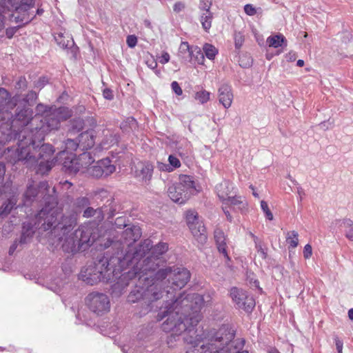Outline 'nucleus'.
<instances>
[{"instance_id":"f257e3e1","label":"nucleus","mask_w":353,"mask_h":353,"mask_svg":"<svg viewBox=\"0 0 353 353\" xmlns=\"http://www.w3.org/2000/svg\"><path fill=\"white\" fill-rule=\"evenodd\" d=\"M190 272L185 268L166 267L156 272V281L165 292V305L161 307L157 320H166L161 328L165 332H171L168 343L176 341V337L183 334L187 344L186 353H249L243 350L245 340L234 339L235 331L228 325H223L218 330H210L203 337L202 330L196 326L201 319L200 310L203 298L196 293L175 297V291L183 288L190 279Z\"/></svg>"},{"instance_id":"f03ea898","label":"nucleus","mask_w":353,"mask_h":353,"mask_svg":"<svg viewBox=\"0 0 353 353\" xmlns=\"http://www.w3.org/2000/svg\"><path fill=\"white\" fill-rule=\"evenodd\" d=\"M152 248V241L145 239L141 242L132 252L125 254L119 252L117 256L110 259L112 268L113 280L119 281L112 287V293L121 295L124 289L129 285V281L139 278V283L156 281V272L163 266L165 261L161 257L155 258L149 254Z\"/></svg>"},{"instance_id":"7ed1b4c3","label":"nucleus","mask_w":353,"mask_h":353,"mask_svg":"<svg viewBox=\"0 0 353 353\" xmlns=\"http://www.w3.org/2000/svg\"><path fill=\"white\" fill-rule=\"evenodd\" d=\"M140 227L134 225H129L119 234L114 236L112 239H108L105 247H111L113 250L112 254H105L97 259L93 265H90L81 272V276L83 281L90 285H94L99 282L108 283L113 280L112 268L110 259L117 256L119 252L125 254L126 252H132L136 247L133 244L141 236Z\"/></svg>"},{"instance_id":"20e7f679","label":"nucleus","mask_w":353,"mask_h":353,"mask_svg":"<svg viewBox=\"0 0 353 353\" xmlns=\"http://www.w3.org/2000/svg\"><path fill=\"white\" fill-rule=\"evenodd\" d=\"M36 203L42 206L41 210L36 215L35 225L39 229L47 231L52 225V220L56 218L58 197L54 187L50 188L47 181L34 183L29 181L23 194V204L30 206Z\"/></svg>"},{"instance_id":"39448f33","label":"nucleus","mask_w":353,"mask_h":353,"mask_svg":"<svg viewBox=\"0 0 353 353\" xmlns=\"http://www.w3.org/2000/svg\"><path fill=\"white\" fill-rule=\"evenodd\" d=\"M36 132H41L43 139L34 145L32 155L34 157V161L30 165L23 164L27 168H32L37 165L36 172L39 174L44 175L48 173L52 168L57 161V157L52 158L55 150L54 147L49 143H42L45 139V129H32L31 132L36 134Z\"/></svg>"},{"instance_id":"423d86ee","label":"nucleus","mask_w":353,"mask_h":353,"mask_svg":"<svg viewBox=\"0 0 353 353\" xmlns=\"http://www.w3.org/2000/svg\"><path fill=\"white\" fill-rule=\"evenodd\" d=\"M133 290H131L128 296V301L130 303L141 302L145 305L150 310L153 307V303L158 301L163 297L164 291L161 288V283L154 281L150 282L148 281L139 283V278Z\"/></svg>"},{"instance_id":"0eeeda50","label":"nucleus","mask_w":353,"mask_h":353,"mask_svg":"<svg viewBox=\"0 0 353 353\" xmlns=\"http://www.w3.org/2000/svg\"><path fill=\"white\" fill-rule=\"evenodd\" d=\"M98 228L97 226L90 225V223H86L81 225L74 233L71 251H85L99 238Z\"/></svg>"},{"instance_id":"6e6552de","label":"nucleus","mask_w":353,"mask_h":353,"mask_svg":"<svg viewBox=\"0 0 353 353\" xmlns=\"http://www.w3.org/2000/svg\"><path fill=\"white\" fill-rule=\"evenodd\" d=\"M54 210L57 212L56 218L53 219L52 225L47 230H50L61 241L77 224L78 214L73 212L70 216H65L62 214L57 207H54Z\"/></svg>"},{"instance_id":"1a4fd4ad","label":"nucleus","mask_w":353,"mask_h":353,"mask_svg":"<svg viewBox=\"0 0 353 353\" xmlns=\"http://www.w3.org/2000/svg\"><path fill=\"white\" fill-rule=\"evenodd\" d=\"M230 296L238 309L251 313L255 306V301L252 296L243 290L232 287L230 290Z\"/></svg>"},{"instance_id":"9d476101","label":"nucleus","mask_w":353,"mask_h":353,"mask_svg":"<svg viewBox=\"0 0 353 353\" xmlns=\"http://www.w3.org/2000/svg\"><path fill=\"white\" fill-rule=\"evenodd\" d=\"M85 302L89 309L97 315H102L110 310V300L103 293L92 292L89 294Z\"/></svg>"},{"instance_id":"9b49d317","label":"nucleus","mask_w":353,"mask_h":353,"mask_svg":"<svg viewBox=\"0 0 353 353\" xmlns=\"http://www.w3.org/2000/svg\"><path fill=\"white\" fill-rule=\"evenodd\" d=\"M14 114H12V127H16L19 130L26 128V126L32 120L34 112L32 109L26 105L17 104Z\"/></svg>"},{"instance_id":"f8f14e48","label":"nucleus","mask_w":353,"mask_h":353,"mask_svg":"<svg viewBox=\"0 0 353 353\" xmlns=\"http://www.w3.org/2000/svg\"><path fill=\"white\" fill-rule=\"evenodd\" d=\"M115 170L116 167L109 157L98 161L87 169L88 174L95 178L106 177L114 172Z\"/></svg>"},{"instance_id":"ddd939ff","label":"nucleus","mask_w":353,"mask_h":353,"mask_svg":"<svg viewBox=\"0 0 353 353\" xmlns=\"http://www.w3.org/2000/svg\"><path fill=\"white\" fill-rule=\"evenodd\" d=\"M59 155L61 157V158L64 156L63 167L65 170V172L69 174H74L77 173L80 170L81 168L83 167V165L80 163L79 161L82 159L90 157V154L85 152H83L80 155V159L76 158V157L73 156L72 154L68 156V153H66L65 151L60 152Z\"/></svg>"},{"instance_id":"4468645a","label":"nucleus","mask_w":353,"mask_h":353,"mask_svg":"<svg viewBox=\"0 0 353 353\" xmlns=\"http://www.w3.org/2000/svg\"><path fill=\"white\" fill-rule=\"evenodd\" d=\"M10 98V93L5 88H0V121L6 119V114L9 116L8 110L17 105V97H14L10 101H8Z\"/></svg>"},{"instance_id":"2eb2a0df","label":"nucleus","mask_w":353,"mask_h":353,"mask_svg":"<svg viewBox=\"0 0 353 353\" xmlns=\"http://www.w3.org/2000/svg\"><path fill=\"white\" fill-rule=\"evenodd\" d=\"M107 210V206H101L95 209L89 205L82 212V216L85 219L94 218V221L92 222H90V225L98 227V225L103 221L105 212Z\"/></svg>"},{"instance_id":"dca6fc26","label":"nucleus","mask_w":353,"mask_h":353,"mask_svg":"<svg viewBox=\"0 0 353 353\" xmlns=\"http://www.w3.org/2000/svg\"><path fill=\"white\" fill-rule=\"evenodd\" d=\"M10 10H15L16 12L23 11L18 3L12 0H0V32L4 28L5 14Z\"/></svg>"},{"instance_id":"f3484780","label":"nucleus","mask_w":353,"mask_h":353,"mask_svg":"<svg viewBox=\"0 0 353 353\" xmlns=\"http://www.w3.org/2000/svg\"><path fill=\"white\" fill-rule=\"evenodd\" d=\"M168 194L174 202L179 204L184 203L190 197L188 192L184 191L176 183L169 187Z\"/></svg>"},{"instance_id":"a211bd4d","label":"nucleus","mask_w":353,"mask_h":353,"mask_svg":"<svg viewBox=\"0 0 353 353\" xmlns=\"http://www.w3.org/2000/svg\"><path fill=\"white\" fill-rule=\"evenodd\" d=\"M67 200L71 203L73 212L77 213V214L82 212L91 204L90 198L87 196H80L73 199L68 195Z\"/></svg>"},{"instance_id":"6ab92c4d","label":"nucleus","mask_w":353,"mask_h":353,"mask_svg":"<svg viewBox=\"0 0 353 353\" xmlns=\"http://www.w3.org/2000/svg\"><path fill=\"white\" fill-rule=\"evenodd\" d=\"M218 92L220 103H221L225 108H229L233 100L231 86L228 84H223L219 88Z\"/></svg>"},{"instance_id":"aec40b11","label":"nucleus","mask_w":353,"mask_h":353,"mask_svg":"<svg viewBox=\"0 0 353 353\" xmlns=\"http://www.w3.org/2000/svg\"><path fill=\"white\" fill-rule=\"evenodd\" d=\"M41 125L37 126L34 129L44 128L46 133L47 131L57 130L60 126L61 119L57 113H53L46 117L44 121H41Z\"/></svg>"},{"instance_id":"412c9836","label":"nucleus","mask_w":353,"mask_h":353,"mask_svg":"<svg viewBox=\"0 0 353 353\" xmlns=\"http://www.w3.org/2000/svg\"><path fill=\"white\" fill-rule=\"evenodd\" d=\"M214 238L219 252L222 253L228 261H230V258L227 252L226 237L223 230L220 228H216L214 232Z\"/></svg>"},{"instance_id":"4be33fe9","label":"nucleus","mask_w":353,"mask_h":353,"mask_svg":"<svg viewBox=\"0 0 353 353\" xmlns=\"http://www.w3.org/2000/svg\"><path fill=\"white\" fill-rule=\"evenodd\" d=\"M216 192L219 199L224 203L228 199L234 189L232 183L229 181H223L216 185Z\"/></svg>"},{"instance_id":"5701e85b","label":"nucleus","mask_w":353,"mask_h":353,"mask_svg":"<svg viewBox=\"0 0 353 353\" xmlns=\"http://www.w3.org/2000/svg\"><path fill=\"white\" fill-rule=\"evenodd\" d=\"M79 145L82 150H88L94 145V135L93 130H86L81 133L78 137Z\"/></svg>"},{"instance_id":"b1692460","label":"nucleus","mask_w":353,"mask_h":353,"mask_svg":"<svg viewBox=\"0 0 353 353\" xmlns=\"http://www.w3.org/2000/svg\"><path fill=\"white\" fill-rule=\"evenodd\" d=\"M154 166L150 162L141 163L136 170L137 176L143 181H150L152 179Z\"/></svg>"},{"instance_id":"393cba45","label":"nucleus","mask_w":353,"mask_h":353,"mask_svg":"<svg viewBox=\"0 0 353 353\" xmlns=\"http://www.w3.org/2000/svg\"><path fill=\"white\" fill-rule=\"evenodd\" d=\"M189 229L191 231L192 235L199 242L203 243L206 241L207 235L205 228L202 221H199L198 222H196V223L193 224V227L192 228L190 225Z\"/></svg>"},{"instance_id":"a878e982","label":"nucleus","mask_w":353,"mask_h":353,"mask_svg":"<svg viewBox=\"0 0 353 353\" xmlns=\"http://www.w3.org/2000/svg\"><path fill=\"white\" fill-rule=\"evenodd\" d=\"M176 184L180 186L184 191L188 192L190 196H191L196 190L193 178L188 175H181L179 176V182Z\"/></svg>"},{"instance_id":"bb28decb","label":"nucleus","mask_w":353,"mask_h":353,"mask_svg":"<svg viewBox=\"0 0 353 353\" xmlns=\"http://www.w3.org/2000/svg\"><path fill=\"white\" fill-rule=\"evenodd\" d=\"M34 234L33 225L30 222H24L22 225L21 235L19 243L21 245L30 243Z\"/></svg>"},{"instance_id":"cd10ccee","label":"nucleus","mask_w":353,"mask_h":353,"mask_svg":"<svg viewBox=\"0 0 353 353\" xmlns=\"http://www.w3.org/2000/svg\"><path fill=\"white\" fill-rule=\"evenodd\" d=\"M12 11L14 12V13L11 14V21H14L16 23H21L22 24L21 26L28 24L35 17V14H31L29 10L26 12L21 11L19 12H16L15 10Z\"/></svg>"},{"instance_id":"c85d7f7f","label":"nucleus","mask_w":353,"mask_h":353,"mask_svg":"<svg viewBox=\"0 0 353 353\" xmlns=\"http://www.w3.org/2000/svg\"><path fill=\"white\" fill-rule=\"evenodd\" d=\"M223 203L229 205L230 208L234 210L240 211H243L247 207L245 200L242 199L241 196H231Z\"/></svg>"},{"instance_id":"c756f323","label":"nucleus","mask_w":353,"mask_h":353,"mask_svg":"<svg viewBox=\"0 0 353 353\" xmlns=\"http://www.w3.org/2000/svg\"><path fill=\"white\" fill-rule=\"evenodd\" d=\"M214 14L211 10H205L204 12H200L199 21L201 23L203 29L208 32L212 27V23Z\"/></svg>"},{"instance_id":"7c9ffc66","label":"nucleus","mask_w":353,"mask_h":353,"mask_svg":"<svg viewBox=\"0 0 353 353\" xmlns=\"http://www.w3.org/2000/svg\"><path fill=\"white\" fill-rule=\"evenodd\" d=\"M339 222V226L344 228L345 237L350 241H353V221L350 219H344Z\"/></svg>"},{"instance_id":"2f4dec72","label":"nucleus","mask_w":353,"mask_h":353,"mask_svg":"<svg viewBox=\"0 0 353 353\" xmlns=\"http://www.w3.org/2000/svg\"><path fill=\"white\" fill-rule=\"evenodd\" d=\"M168 250V245L166 243L161 242L156 245H152L149 254L154 256L155 258L161 257Z\"/></svg>"},{"instance_id":"473e14b6","label":"nucleus","mask_w":353,"mask_h":353,"mask_svg":"<svg viewBox=\"0 0 353 353\" xmlns=\"http://www.w3.org/2000/svg\"><path fill=\"white\" fill-rule=\"evenodd\" d=\"M267 42L270 47L279 48L283 46V43L285 46L287 45V41L282 34H276L274 36L269 37L267 39Z\"/></svg>"},{"instance_id":"72a5a7b5","label":"nucleus","mask_w":353,"mask_h":353,"mask_svg":"<svg viewBox=\"0 0 353 353\" xmlns=\"http://www.w3.org/2000/svg\"><path fill=\"white\" fill-rule=\"evenodd\" d=\"M17 201L12 197L8 199L0 208V216H7L16 205Z\"/></svg>"},{"instance_id":"f704fd0d","label":"nucleus","mask_w":353,"mask_h":353,"mask_svg":"<svg viewBox=\"0 0 353 353\" xmlns=\"http://www.w3.org/2000/svg\"><path fill=\"white\" fill-rule=\"evenodd\" d=\"M55 40L57 44L63 49L70 48L74 44V42L72 38L69 37H65L62 34L55 37Z\"/></svg>"},{"instance_id":"c9c22d12","label":"nucleus","mask_w":353,"mask_h":353,"mask_svg":"<svg viewBox=\"0 0 353 353\" xmlns=\"http://www.w3.org/2000/svg\"><path fill=\"white\" fill-rule=\"evenodd\" d=\"M103 206H107L108 210L105 213L108 214V219H112L118 210L117 205L113 198L108 199Z\"/></svg>"},{"instance_id":"e433bc0d","label":"nucleus","mask_w":353,"mask_h":353,"mask_svg":"<svg viewBox=\"0 0 353 353\" xmlns=\"http://www.w3.org/2000/svg\"><path fill=\"white\" fill-rule=\"evenodd\" d=\"M84 128V121L81 118H75L70 121L69 131L70 133H77Z\"/></svg>"},{"instance_id":"4c0bfd02","label":"nucleus","mask_w":353,"mask_h":353,"mask_svg":"<svg viewBox=\"0 0 353 353\" xmlns=\"http://www.w3.org/2000/svg\"><path fill=\"white\" fill-rule=\"evenodd\" d=\"M179 50L181 52L185 53L189 52V54L190 57H192L194 54V52H196V53L201 54V57H203V54L201 53V50L196 46H190L188 42H181Z\"/></svg>"},{"instance_id":"58836bf2","label":"nucleus","mask_w":353,"mask_h":353,"mask_svg":"<svg viewBox=\"0 0 353 353\" xmlns=\"http://www.w3.org/2000/svg\"><path fill=\"white\" fill-rule=\"evenodd\" d=\"M298 232L293 230L292 232H288L286 236V241L290 245V246L292 248H295L299 243L298 239Z\"/></svg>"},{"instance_id":"ea45409f","label":"nucleus","mask_w":353,"mask_h":353,"mask_svg":"<svg viewBox=\"0 0 353 353\" xmlns=\"http://www.w3.org/2000/svg\"><path fill=\"white\" fill-rule=\"evenodd\" d=\"M203 51L205 56L210 60H213L218 53V50L212 44L205 43L203 46Z\"/></svg>"},{"instance_id":"a19ab883","label":"nucleus","mask_w":353,"mask_h":353,"mask_svg":"<svg viewBox=\"0 0 353 353\" xmlns=\"http://www.w3.org/2000/svg\"><path fill=\"white\" fill-rule=\"evenodd\" d=\"M38 95L36 92L33 90H30L28 92V93L24 97L23 99V101L24 102V104L27 106H32L35 103L36 100L37 99Z\"/></svg>"},{"instance_id":"79ce46f5","label":"nucleus","mask_w":353,"mask_h":353,"mask_svg":"<svg viewBox=\"0 0 353 353\" xmlns=\"http://www.w3.org/2000/svg\"><path fill=\"white\" fill-rule=\"evenodd\" d=\"M210 93L205 90L195 93V99L203 104L210 100Z\"/></svg>"},{"instance_id":"37998d69","label":"nucleus","mask_w":353,"mask_h":353,"mask_svg":"<svg viewBox=\"0 0 353 353\" xmlns=\"http://www.w3.org/2000/svg\"><path fill=\"white\" fill-rule=\"evenodd\" d=\"M199 220V218L198 216V214L196 212L194 211H188L186 213V222L190 227V225L192 228L193 227V224L196 223V222H198Z\"/></svg>"},{"instance_id":"c03bdc74","label":"nucleus","mask_w":353,"mask_h":353,"mask_svg":"<svg viewBox=\"0 0 353 353\" xmlns=\"http://www.w3.org/2000/svg\"><path fill=\"white\" fill-rule=\"evenodd\" d=\"M12 2L17 3L20 6L23 12L30 10L34 6V0H12Z\"/></svg>"},{"instance_id":"a18cd8bd","label":"nucleus","mask_w":353,"mask_h":353,"mask_svg":"<svg viewBox=\"0 0 353 353\" xmlns=\"http://www.w3.org/2000/svg\"><path fill=\"white\" fill-rule=\"evenodd\" d=\"M119 141V137L117 134L110 133L109 134H106L104 138L103 144L110 145H113L117 144Z\"/></svg>"},{"instance_id":"49530a36","label":"nucleus","mask_w":353,"mask_h":353,"mask_svg":"<svg viewBox=\"0 0 353 353\" xmlns=\"http://www.w3.org/2000/svg\"><path fill=\"white\" fill-rule=\"evenodd\" d=\"M169 165H170V168L172 169V172L181 166L180 160L175 157L174 155L170 154L168 157Z\"/></svg>"},{"instance_id":"de8ad7c7","label":"nucleus","mask_w":353,"mask_h":353,"mask_svg":"<svg viewBox=\"0 0 353 353\" xmlns=\"http://www.w3.org/2000/svg\"><path fill=\"white\" fill-rule=\"evenodd\" d=\"M28 88V82L24 77H19V80L16 83L15 88L24 91Z\"/></svg>"},{"instance_id":"09e8293b","label":"nucleus","mask_w":353,"mask_h":353,"mask_svg":"<svg viewBox=\"0 0 353 353\" xmlns=\"http://www.w3.org/2000/svg\"><path fill=\"white\" fill-rule=\"evenodd\" d=\"M261 208L262 210L264 212V213L265 214L266 218L268 219H269L270 221H272L273 219V214L271 212V211L270 210L268 203L264 201H261Z\"/></svg>"},{"instance_id":"8fccbe9b","label":"nucleus","mask_w":353,"mask_h":353,"mask_svg":"<svg viewBox=\"0 0 353 353\" xmlns=\"http://www.w3.org/2000/svg\"><path fill=\"white\" fill-rule=\"evenodd\" d=\"M65 148L68 150H76L78 148H80L79 142L77 143L73 139H68L65 142Z\"/></svg>"},{"instance_id":"3c124183","label":"nucleus","mask_w":353,"mask_h":353,"mask_svg":"<svg viewBox=\"0 0 353 353\" xmlns=\"http://www.w3.org/2000/svg\"><path fill=\"white\" fill-rule=\"evenodd\" d=\"M126 43L129 48H134L137 43V37L135 35H128L126 39Z\"/></svg>"},{"instance_id":"603ef678","label":"nucleus","mask_w":353,"mask_h":353,"mask_svg":"<svg viewBox=\"0 0 353 353\" xmlns=\"http://www.w3.org/2000/svg\"><path fill=\"white\" fill-rule=\"evenodd\" d=\"M212 4V1H209L208 2H204L203 1H201L200 3H199V6L200 12H204L205 10H210Z\"/></svg>"},{"instance_id":"864d4df0","label":"nucleus","mask_w":353,"mask_h":353,"mask_svg":"<svg viewBox=\"0 0 353 353\" xmlns=\"http://www.w3.org/2000/svg\"><path fill=\"white\" fill-rule=\"evenodd\" d=\"M171 88L172 91L178 96H181L183 94L182 89L177 81L172 82Z\"/></svg>"},{"instance_id":"5fc2aeb1","label":"nucleus","mask_w":353,"mask_h":353,"mask_svg":"<svg viewBox=\"0 0 353 353\" xmlns=\"http://www.w3.org/2000/svg\"><path fill=\"white\" fill-rule=\"evenodd\" d=\"M22 26H17L16 27H10L8 28L6 30V34L8 38L11 39L14 34L16 33V32L18 30L19 28H21Z\"/></svg>"},{"instance_id":"6e6d98bb","label":"nucleus","mask_w":353,"mask_h":353,"mask_svg":"<svg viewBox=\"0 0 353 353\" xmlns=\"http://www.w3.org/2000/svg\"><path fill=\"white\" fill-rule=\"evenodd\" d=\"M244 11L248 15L250 16H253L256 12L255 8L251 4H246L244 6Z\"/></svg>"},{"instance_id":"4d7b16f0","label":"nucleus","mask_w":353,"mask_h":353,"mask_svg":"<svg viewBox=\"0 0 353 353\" xmlns=\"http://www.w3.org/2000/svg\"><path fill=\"white\" fill-rule=\"evenodd\" d=\"M170 165L167 163H161V162H157V168L160 171H164V172H172V169L170 168Z\"/></svg>"},{"instance_id":"13d9d810","label":"nucleus","mask_w":353,"mask_h":353,"mask_svg":"<svg viewBox=\"0 0 353 353\" xmlns=\"http://www.w3.org/2000/svg\"><path fill=\"white\" fill-rule=\"evenodd\" d=\"M334 339L335 341L336 348L338 353H343V341L337 336H335Z\"/></svg>"},{"instance_id":"bf43d9fd","label":"nucleus","mask_w":353,"mask_h":353,"mask_svg":"<svg viewBox=\"0 0 353 353\" xmlns=\"http://www.w3.org/2000/svg\"><path fill=\"white\" fill-rule=\"evenodd\" d=\"M312 254V248L310 244H307L305 245L303 249V256L305 259H309Z\"/></svg>"},{"instance_id":"052dcab7","label":"nucleus","mask_w":353,"mask_h":353,"mask_svg":"<svg viewBox=\"0 0 353 353\" xmlns=\"http://www.w3.org/2000/svg\"><path fill=\"white\" fill-rule=\"evenodd\" d=\"M170 61V54L166 52H163L161 54V56L159 57V62L161 64H165Z\"/></svg>"},{"instance_id":"680f3d73","label":"nucleus","mask_w":353,"mask_h":353,"mask_svg":"<svg viewBox=\"0 0 353 353\" xmlns=\"http://www.w3.org/2000/svg\"><path fill=\"white\" fill-rule=\"evenodd\" d=\"M115 225L117 228L121 229V227L127 228L129 225H126L124 223V219L123 217L117 218L115 220Z\"/></svg>"},{"instance_id":"e2e57ef3","label":"nucleus","mask_w":353,"mask_h":353,"mask_svg":"<svg viewBox=\"0 0 353 353\" xmlns=\"http://www.w3.org/2000/svg\"><path fill=\"white\" fill-rule=\"evenodd\" d=\"M48 106L39 103L36 107V110L37 112V114H43L48 112Z\"/></svg>"},{"instance_id":"0e129e2a","label":"nucleus","mask_w":353,"mask_h":353,"mask_svg":"<svg viewBox=\"0 0 353 353\" xmlns=\"http://www.w3.org/2000/svg\"><path fill=\"white\" fill-rule=\"evenodd\" d=\"M48 82V79L46 77H41L36 83L35 87L41 89L44 85Z\"/></svg>"},{"instance_id":"69168bd1","label":"nucleus","mask_w":353,"mask_h":353,"mask_svg":"<svg viewBox=\"0 0 353 353\" xmlns=\"http://www.w3.org/2000/svg\"><path fill=\"white\" fill-rule=\"evenodd\" d=\"M103 96L105 99H108V100L112 99L113 97H114V95L112 94V91L109 88H105L103 90Z\"/></svg>"},{"instance_id":"338daca9","label":"nucleus","mask_w":353,"mask_h":353,"mask_svg":"<svg viewBox=\"0 0 353 353\" xmlns=\"http://www.w3.org/2000/svg\"><path fill=\"white\" fill-rule=\"evenodd\" d=\"M256 248L257 249V251L259 253L261 258L265 259L267 254L265 252V250H263V248H262V246L260 244H258L257 243H256Z\"/></svg>"},{"instance_id":"774afa93","label":"nucleus","mask_w":353,"mask_h":353,"mask_svg":"<svg viewBox=\"0 0 353 353\" xmlns=\"http://www.w3.org/2000/svg\"><path fill=\"white\" fill-rule=\"evenodd\" d=\"M185 8V5L184 3H181V2H176L174 5V7H173V10L174 12H181L182 10H183Z\"/></svg>"}]
</instances>
